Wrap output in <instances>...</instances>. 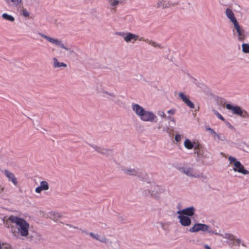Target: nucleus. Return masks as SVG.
<instances>
[{
    "label": "nucleus",
    "instance_id": "f257e3e1",
    "mask_svg": "<svg viewBox=\"0 0 249 249\" xmlns=\"http://www.w3.org/2000/svg\"><path fill=\"white\" fill-rule=\"evenodd\" d=\"M9 220L15 224L18 233L22 237H27L29 234V224L24 219L11 215Z\"/></svg>",
    "mask_w": 249,
    "mask_h": 249
},
{
    "label": "nucleus",
    "instance_id": "f03ea898",
    "mask_svg": "<svg viewBox=\"0 0 249 249\" xmlns=\"http://www.w3.org/2000/svg\"><path fill=\"white\" fill-rule=\"evenodd\" d=\"M93 89L96 94L103 99L108 101H114L117 97L115 92L106 90L100 83H98L94 85Z\"/></svg>",
    "mask_w": 249,
    "mask_h": 249
},
{
    "label": "nucleus",
    "instance_id": "7ed1b4c3",
    "mask_svg": "<svg viewBox=\"0 0 249 249\" xmlns=\"http://www.w3.org/2000/svg\"><path fill=\"white\" fill-rule=\"evenodd\" d=\"M143 192L145 196L150 195L158 201L161 200V195L164 193V189L162 187L153 183L149 184Z\"/></svg>",
    "mask_w": 249,
    "mask_h": 249
},
{
    "label": "nucleus",
    "instance_id": "20e7f679",
    "mask_svg": "<svg viewBox=\"0 0 249 249\" xmlns=\"http://www.w3.org/2000/svg\"><path fill=\"white\" fill-rule=\"evenodd\" d=\"M199 231L207 232L209 233L214 234L216 235H220L221 232V231L220 230H213L209 226L201 223L195 224L189 229V231L191 232H196Z\"/></svg>",
    "mask_w": 249,
    "mask_h": 249
},
{
    "label": "nucleus",
    "instance_id": "39448f33",
    "mask_svg": "<svg viewBox=\"0 0 249 249\" xmlns=\"http://www.w3.org/2000/svg\"><path fill=\"white\" fill-rule=\"evenodd\" d=\"M116 34L122 37L124 41L127 43H134L136 41H142L143 37H140L139 35L131 32H117Z\"/></svg>",
    "mask_w": 249,
    "mask_h": 249
},
{
    "label": "nucleus",
    "instance_id": "423d86ee",
    "mask_svg": "<svg viewBox=\"0 0 249 249\" xmlns=\"http://www.w3.org/2000/svg\"><path fill=\"white\" fill-rule=\"evenodd\" d=\"M219 236L224 239L232 241L233 245L239 248L242 247L245 249L248 248L247 245L244 241L240 238H237L235 235L231 233H225L224 234L220 233V235Z\"/></svg>",
    "mask_w": 249,
    "mask_h": 249
},
{
    "label": "nucleus",
    "instance_id": "0eeeda50",
    "mask_svg": "<svg viewBox=\"0 0 249 249\" xmlns=\"http://www.w3.org/2000/svg\"><path fill=\"white\" fill-rule=\"evenodd\" d=\"M228 160L230 164L233 165V170L235 172L241 173L243 175H248L249 174V171L245 169L244 166L241 163L237 160V159L232 156L228 157Z\"/></svg>",
    "mask_w": 249,
    "mask_h": 249
},
{
    "label": "nucleus",
    "instance_id": "6e6552de",
    "mask_svg": "<svg viewBox=\"0 0 249 249\" xmlns=\"http://www.w3.org/2000/svg\"><path fill=\"white\" fill-rule=\"evenodd\" d=\"M38 35L43 38L46 39L48 42L55 45L56 46L69 52V53L71 54L74 53L73 50H71L70 49L65 46L61 40L51 37L40 33H38Z\"/></svg>",
    "mask_w": 249,
    "mask_h": 249
},
{
    "label": "nucleus",
    "instance_id": "1a4fd4ad",
    "mask_svg": "<svg viewBox=\"0 0 249 249\" xmlns=\"http://www.w3.org/2000/svg\"><path fill=\"white\" fill-rule=\"evenodd\" d=\"M226 107L227 109L231 110L233 114L238 115L242 118H249V113L246 110L243 109L239 106H233L230 104H227L226 105Z\"/></svg>",
    "mask_w": 249,
    "mask_h": 249
},
{
    "label": "nucleus",
    "instance_id": "9d476101",
    "mask_svg": "<svg viewBox=\"0 0 249 249\" xmlns=\"http://www.w3.org/2000/svg\"><path fill=\"white\" fill-rule=\"evenodd\" d=\"M179 4V2L178 0H158L155 7L158 9H165L177 6Z\"/></svg>",
    "mask_w": 249,
    "mask_h": 249
},
{
    "label": "nucleus",
    "instance_id": "9b49d317",
    "mask_svg": "<svg viewBox=\"0 0 249 249\" xmlns=\"http://www.w3.org/2000/svg\"><path fill=\"white\" fill-rule=\"evenodd\" d=\"M232 32L233 36L237 37L238 41H243L245 40V31L239 25L238 22L233 24Z\"/></svg>",
    "mask_w": 249,
    "mask_h": 249
},
{
    "label": "nucleus",
    "instance_id": "f8f14e48",
    "mask_svg": "<svg viewBox=\"0 0 249 249\" xmlns=\"http://www.w3.org/2000/svg\"><path fill=\"white\" fill-rule=\"evenodd\" d=\"M89 145L95 152L103 156H107L112 154L111 149L105 148L97 143L92 142L89 143Z\"/></svg>",
    "mask_w": 249,
    "mask_h": 249
},
{
    "label": "nucleus",
    "instance_id": "ddd939ff",
    "mask_svg": "<svg viewBox=\"0 0 249 249\" xmlns=\"http://www.w3.org/2000/svg\"><path fill=\"white\" fill-rule=\"evenodd\" d=\"M139 117L142 121L151 123L156 122L158 120L157 116L152 111L146 110L145 109Z\"/></svg>",
    "mask_w": 249,
    "mask_h": 249
},
{
    "label": "nucleus",
    "instance_id": "4468645a",
    "mask_svg": "<svg viewBox=\"0 0 249 249\" xmlns=\"http://www.w3.org/2000/svg\"><path fill=\"white\" fill-rule=\"evenodd\" d=\"M179 170L190 178H195L197 173L194 168L189 166L181 167L179 168Z\"/></svg>",
    "mask_w": 249,
    "mask_h": 249
},
{
    "label": "nucleus",
    "instance_id": "2eb2a0df",
    "mask_svg": "<svg viewBox=\"0 0 249 249\" xmlns=\"http://www.w3.org/2000/svg\"><path fill=\"white\" fill-rule=\"evenodd\" d=\"M2 173L7 178L9 182H12L15 186L18 185V179L13 172L8 169H4L2 171Z\"/></svg>",
    "mask_w": 249,
    "mask_h": 249
},
{
    "label": "nucleus",
    "instance_id": "dca6fc26",
    "mask_svg": "<svg viewBox=\"0 0 249 249\" xmlns=\"http://www.w3.org/2000/svg\"><path fill=\"white\" fill-rule=\"evenodd\" d=\"M195 153L197 154V156L198 158H208L209 154L207 150L200 145L199 143L198 144V146L195 150Z\"/></svg>",
    "mask_w": 249,
    "mask_h": 249
},
{
    "label": "nucleus",
    "instance_id": "f3484780",
    "mask_svg": "<svg viewBox=\"0 0 249 249\" xmlns=\"http://www.w3.org/2000/svg\"><path fill=\"white\" fill-rule=\"evenodd\" d=\"M107 2L110 9L113 12H116L117 6L123 4L124 0H107Z\"/></svg>",
    "mask_w": 249,
    "mask_h": 249
},
{
    "label": "nucleus",
    "instance_id": "a211bd4d",
    "mask_svg": "<svg viewBox=\"0 0 249 249\" xmlns=\"http://www.w3.org/2000/svg\"><path fill=\"white\" fill-rule=\"evenodd\" d=\"M195 212V209L194 207H190L182 210L178 211L177 213L178 214H181L187 216H193Z\"/></svg>",
    "mask_w": 249,
    "mask_h": 249
},
{
    "label": "nucleus",
    "instance_id": "6ab92c4d",
    "mask_svg": "<svg viewBox=\"0 0 249 249\" xmlns=\"http://www.w3.org/2000/svg\"><path fill=\"white\" fill-rule=\"evenodd\" d=\"M178 217L179 220V223L182 226L188 227L191 224V220L188 216L178 214Z\"/></svg>",
    "mask_w": 249,
    "mask_h": 249
},
{
    "label": "nucleus",
    "instance_id": "aec40b11",
    "mask_svg": "<svg viewBox=\"0 0 249 249\" xmlns=\"http://www.w3.org/2000/svg\"><path fill=\"white\" fill-rule=\"evenodd\" d=\"M89 235L93 239L102 243L107 244L108 242V239L105 236L93 232L89 233Z\"/></svg>",
    "mask_w": 249,
    "mask_h": 249
},
{
    "label": "nucleus",
    "instance_id": "412c9836",
    "mask_svg": "<svg viewBox=\"0 0 249 249\" xmlns=\"http://www.w3.org/2000/svg\"><path fill=\"white\" fill-rule=\"evenodd\" d=\"M225 15L230 20V21L232 23V24H234L238 22L233 11L231 9L228 8H227L225 11Z\"/></svg>",
    "mask_w": 249,
    "mask_h": 249
},
{
    "label": "nucleus",
    "instance_id": "4be33fe9",
    "mask_svg": "<svg viewBox=\"0 0 249 249\" xmlns=\"http://www.w3.org/2000/svg\"><path fill=\"white\" fill-rule=\"evenodd\" d=\"M49 189V185L46 181H42L40 182V186L36 187L35 191L37 193H40L42 191H47Z\"/></svg>",
    "mask_w": 249,
    "mask_h": 249
},
{
    "label": "nucleus",
    "instance_id": "5701e85b",
    "mask_svg": "<svg viewBox=\"0 0 249 249\" xmlns=\"http://www.w3.org/2000/svg\"><path fill=\"white\" fill-rule=\"evenodd\" d=\"M132 109L136 115L139 117L144 108L139 104H133L132 105Z\"/></svg>",
    "mask_w": 249,
    "mask_h": 249
},
{
    "label": "nucleus",
    "instance_id": "b1692460",
    "mask_svg": "<svg viewBox=\"0 0 249 249\" xmlns=\"http://www.w3.org/2000/svg\"><path fill=\"white\" fill-rule=\"evenodd\" d=\"M198 144L197 142L192 143L189 139H187L184 141V146L187 149L194 148L195 150L197 148V146H198Z\"/></svg>",
    "mask_w": 249,
    "mask_h": 249
},
{
    "label": "nucleus",
    "instance_id": "393cba45",
    "mask_svg": "<svg viewBox=\"0 0 249 249\" xmlns=\"http://www.w3.org/2000/svg\"><path fill=\"white\" fill-rule=\"evenodd\" d=\"M213 138L214 139H217L218 140L220 141H222L226 143L229 144L230 141L226 138V137L222 133H215V134L213 136Z\"/></svg>",
    "mask_w": 249,
    "mask_h": 249
},
{
    "label": "nucleus",
    "instance_id": "a878e982",
    "mask_svg": "<svg viewBox=\"0 0 249 249\" xmlns=\"http://www.w3.org/2000/svg\"><path fill=\"white\" fill-rule=\"evenodd\" d=\"M53 67L55 69L59 68L61 67L66 68L67 67V65L66 63L63 62H59L56 57H53Z\"/></svg>",
    "mask_w": 249,
    "mask_h": 249
},
{
    "label": "nucleus",
    "instance_id": "bb28decb",
    "mask_svg": "<svg viewBox=\"0 0 249 249\" xmlns=\"http://www.w3.org/2000/svg\"><path fill=\"white\" fill-rule=\"evenodd\" d=\"M124 172L129 176H138L139 172L137 170L135 169H123Z\"/></svg>",
    "mask_w": 249,
    "mask_h": 249
},
{
    "label": "nucleus",
    "instance_id": "cd10ccee",
    "mask_svg": "<svg viewBox=\"0 0 249 249\" xmlns=\"http://www.w3.org/2000/svg\"><path fill=\"white\" fill-rule=\"evenodd\" d=\"M6 3L12 4L14 6H19L23 0H3Z\"/></svg>",
    "mask_w": 249,
    "mask_h": 249
},
{
    "label": "nucleus",
    "instance_id": "c85d7f7f",
    "mask_svg": "<svg viewBox=\"0 0 249 249\" xmlns=\"http://www.w3.org/2000/svg\"><path fill=\"white\" fill-rule=\"evenodd\" d=\"M18 8H20L19 11V13L20 15H22L24 17L28 18L30 16L29 12L27 11L26 9H25L23 6H18Z\"/></svg>",
    "mask_w": 249,
    "mask_h": 249
},
{
    "label": "nucleus",
    "instance_id": "c756f323",
    "mask_svg": "<svg viewBox=\"0 0 249 249\" xmlns=\"http://www.w3.org/2000/svg\"><path fill=\"white\" fill-rule=\"evenodd\" d=\"M142 41L146 42L147 43L151 45L153 47H155V48H157V47L160 48V44H158L157 42H156L153 40H149L148 39H145L143 38V40H142Z\"/></svg>",
    "mask_w": 249,
    "mask_h": 249
},
{
    "label": "nucleus",
    "instance_id": "7c9ffc66",
    "mask_svg": "<svg viewBox=\"0 0 249 249\" xmlns=\"http://www.w3.org/2000/svg\"><path fill=\"white\" fill-rule=\"evenodd\" d=\"M1 17L3 19L9 21L10 22H14L15 20V18L14 17L6 13L3 14Z\"/></svg>",
    "mask_w": 249,
    "mask_h": 249
},
{
    "label": "nucleus",
    "instance_id": "2f4dec72",
    "mask_svg": "<svg viewBox=\"0 0 249 249\" xmlns=\"http://www.w3.org/2000/svg\"><path fill=\"white\" fill-rule=\"evenodd\" d=\"M110 247L113 249H118L120 248V244L118 240H116L114 242L110 241Z\"/></svg>",
    "mask_w": 249,
    "mask_h": 249
},
{
    "label": "nucleus",
    "instance_id": "473e14b6",
    "mask_svg": "<svg viewBox=\"0 0 249 249\" xmlns=\"http://www.w3.org/2000/svg\"><path fill=\"white\" fill-rule=\"evenodd\" d=\"M196 176H197V177H196L195 178H200L203 182H206L207 180V176L204 175L202 173H201L200 174L197 173Z\"/></svg>",
    "mask_w": 249,
    "mask_h": 249
},
{
    "label": "nucleus",
    "instance_id": "72a5a7b5",
    "mask_svg": "<svg viewBox=\"0 0 249 249\" xmlns=\"http://www.w3.org/2000/svg\"><path fill=\"white\" fill-rule=\"evenodd\" d=\"M242 51L244 53H249V44L247 43H243L242 44Z\"/></svg>",
    "mask_w": 249,
    "mask_h": 249
},
{
    "label": "nucleus",
    "instance_id": "f704fd0d",
    "mask_svg": "<svg viewBox=\"0 0 249 249\" xmlns=\"http://www.w3.org/2000/svg\"><path fill=\"white\" fill-rule=\"evenodd\" d=\"M51 215H53V218L54 221H57L58 218L61 217L60 214L58 213H51Z\"/></svg>",
    "mask_w": 249,
    "mask_h": 249
},
{
    "label": "nucleus",
    "instance_id": "c9c22d12",
    "mask_svg": "<svg viewBox=\"0 0 249 249\" xmlns=\"http://www.w3.org/2000/svg\"><path fill=\"white\" fill-rule=\"evenodd\" d=\"M1 249H11L10 245L8 244H1Z\"/></svg>",
    "mask_w": 249,
    "mask_h": 249
},
{
    "label": "nucleus",
    "instance_id": "e433bc0d",
    "mask_svg": "<svg viewBox=\"0 0 249 249\" xmlns=\"http://www.w3.org/2000/svg\"><path fill=\"white\" fill-rule=\"evenodd\" d=\"M186 105L191 108H194L195 107V105L194 103L192 102H191L189 99H188L187 102L186 103Z\"/></svg>",
    "mask_w": 249,
    "mask_h": 249
},
{
    "label": "nucleus",
    "instance_id": "4c0bfd02",
    "mask_svg": "<svg viewBox=\"0 0 249 249\" xmlns=\"http://www.w3.org/2000/svg\"><path fill=\"white\" fill-rule=\"evenodd\" d=\"M213 111L214 114L216 115V116L218 118H219L220 120H221L222 121L225 120L224 118L219 112H218L217 111H216L215 110H213Z\"/></svg>",
    "mask_w": 249,
    "mask_h": 249
},
{
    "label": "nucleus",
    "instance_id": "58836bf2",
    "mask_svg": "<svg viewBox=\"0 0 249 249\" xmlns=\"http://www.w3.org/2000/svg\"><path fill=\"white\" fill-rule=\"evenodd\" d=\"M178 95V96L180 98V99L182 100V101L188 97L186 95H185L182 92H179Z\"/></svg>",
    "mask_w": 249,
    "mask_h": 249
},
{
    "label": "nucleus",
    "instance_id": "ea45409f",
    "mask_svg": "<svg viewBox=\"0 0 249 249\" xmlns=\"http://www.w3.org/2000/svg\"><path fill=\"white\" fill-rule=\"evenodd\" d=\"M158 115L162 118L166 117L165 114L163 111H159L158 112Z\"/></svg>",
    "mask_w": 249,
    "mask_h": 249
},
{
    "label": "nucleus",
    "instance_id": "a19ab883",
    "mask_svg": "<svg viewBox=\"0 0 249 249\" xmlns=\"http://www.w3.org/2000/svg\"><path fill=\"white\" fill-rule=\"evenodd\" d=\"M181 138V136L179 134H177L175 137V139L177 142H179V141H180Z\"/></svg>",
    "mask_w": 249,
    "mask_h": 249
},
{
    "label": "nucleus",
    "instance_id": "79ce46f5",
    "mask_svg": "<svg viewBox=\"0 0 249 249\" xmlns=\"http://www.w3.org/2000/svg\"><path fill=\"white\" fill-rule=\"evenodd\" d=\"M35 236L36 239L38 240H40L42 239V236L39 233H36Z\"/></svg>",
    "mask_w": 249,
    "mask_h": 249
},
{
    "label": "nucleus",
    "instance_id": "37998d69",
    "mask_svg": "<svg viewBox=\"0 0 249 249\" xmlns=\"http://www.w3.org/2000/svg\"><path fill=\"white\" fill-rule=\"evenodd\" d=\"M167 112L170 114L174 115L176 112V110L175 109H171L170 110H168Z\"/></svg>",
    "mask_w": 249,
    "mask_h": 249
},
{
    "label": "nucleus",
    "instance_id": "c03bdc74",
    "mask_svg": "<svg viewBox=\"0 0 249 249\" xmlns=\"http://www.w3.org/2000/svg\"><path fill=\"white\" fill-rule=\"evenodd\" d=\"M207 130H208L210 133L213 135V136L215 134V133H216V132H215L213 129L211 128H208L207 129Z\"/></svg>",
    "mask_w": 249,
    "mask_h": 249
},
{
    "label": "nucleus",
    "instance_id": "a18cd8bd",
    "mask_svg": "<svg viewBox=\"0 0 249 249\" xmlns=\"http://www.w3.org/2000/svg\"><path fill=\"white\" fill-rule=\"evenodd\" d=\"M204 248L205 249H211L210 247L208 246V245H204Z\"/></svg>",
    "mask_w": 249,
    "mask_h": 249
},
{
    "label": "nucleus",
    "instance_id": "49530a36",
    "mask_svg": "<svg viewBox=\"0 0 249 249\" xmlns=\"http://www.w3.org/2000/svg\"><path fill=\"white\" fill-rule=\"evenodd\" d=\"M169 119H170L171 121L173 122V123H175V120L174 118H170V117H168Z\"/></svg>",
    "mask_w": 249,
    "mask_h": 249
},
{
    "label": "nucleus",
    "instance_id": "de8ad7c7",
    "mask_svg": "<svg viewBox=\"0 0 249 249\" xmlns=\"http://www.w3.org/2000/svg\"><path fill=\"white\" fill-rule=\"evenodd\" d=\"M189 98L187 97L186 99H185L184 101H183V102H184L185 104L187 102Z\"/></svg>",
    "mask_w": 249,
    "mask_h": 249
},
{
    "label": "nucleus",
    "instance_id": "09e8293b",
    "mask_svg": "<svg viewBox=\"0 0 249 249\" xmlns=\"http://www.w3.org/2000/svg\"><path fill=\"white\" fill-rule=\"evenodd\" d=\"M229 126L230 128H231V129L233 128V126L230 124L229 125Z\"/></svg>",
    "mask_w": 249,
    "mask_h": 249
},
{
    "label": "nucleus",
    "instance_id": "8fccbe9b",
    "mask_svg": "<svg viewBox=\"0 0 249 249\" xmlns=\"http://www.w3.org/2000/svg\"><path fill=\"white\" fill-rule=\"evenodd\" d=\"M160 224H161V226H162V227H163V225H164V224H163V223H160Z\"/></svg>",
    "mask_w": 249,
    "mask_h": 249
},
{
    "label": "nucleus",
    "instance_id": "3c124183",
    "mask_svg": "<svg viewBox=\"0 0 249 249\" xmlns=\"http://www.w3.org/2000/svg\"><path fill=\"white\" fill-rule=\"evenodd\" d=\"M3 189H4V188H1V191L3 190Z\"/></svg>",
    "mask_w": 249,
    "mask_h": 249
},
{
    "label": "nucleus",
    "instance_id": "603ef678",
    "mask_svg": "<svg viewBox=\"0 0 249 249\" xmlns=\"http://www.w3.org/2000/svg\"><path fill=\"white\" fill-rule=\"evenodd\" d=\"M67 226H69V227H71L70 225L67 224Z\"/></svg>",
    "mask_w": 249,
    "mask_h": 249
}]
</instances>
